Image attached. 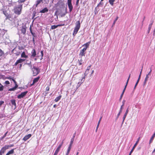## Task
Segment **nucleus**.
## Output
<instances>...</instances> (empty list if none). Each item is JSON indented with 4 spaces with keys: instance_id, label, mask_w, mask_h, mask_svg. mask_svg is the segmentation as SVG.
<instances>
[{
    "instance_id": "obj_31",
    "label": "nucleus",
    "mask_w": 155,
    "mask_h": 155,
    "mask_svg": "<svg viewBox=\"0 0 155 155\" xmlns=\"http://www.w3.org/2000/svg\"><path fill=\"white\" fill-rule=\"evenodd\" d=\"M127 116L126 115H124L123 117V121H122V124H121V126L123 125V124L124 123V121L125 119V118Z\"/></svg>"
},
{
    "instance_id": "obj_26",
    "label": "nucleus",
    "mask_w": 155,
    "mask_h": 155,
    "mask_svg": "<svg viewBox=\"0 0 155 155\" xmlns=\"http://www.w3.org/2000/svg\"><path fill=\"white\" fill-rule=\"evenodd\" d=\"M5 150H6L4 148V147H2L0 151V153H1L2 155L4 153Z\"/></svg>"
},
{
    "instance_id": "obj_43",
    "label": "nucleus",
    "mask_w": 155,
    "mask_h": 155,
    "mask_svg": "<svg viewBox=\"0 0 155 155\" xmlns=\"http://www.w3.org/2000/svg\"><path fill=\"white\" fill-rule=\"evenodd\" d=\"M72 146V145H69V146L68 147L67 150L70 151L71 148Z\"/></svg>"
},
{
    "instance_id": "obj_17",
    "label": "nucleus",
    "mask_w": 155,
    "mask_h": 155,
    "mask_svg": "<svg viewBox=\"0 0 155 155\" xmlns=\"http://www.w3.org/2000/svg\"><path fill=\"white\" fill-rule=\"evenodd\" d=\"M48 9L46 8H45L43 9L40 11V13H44L48 12Z\"/></svg>"
},
{
    "instance_id": "obj_56",
    "label": "nucleus",
    "mask_w": 155,
    "mask_h": 155,
    "mask_svg": "<svg viewBox=\"0 0 155 155\" xmlns=\"http://www.w3.org/2000/svg\"><path fill=\"white\" fill-rule=\"evenodd\" d=\"M142 68L141 70V71L140 72V74L139 75V76H140V78H141V73H142Z\"/></svg>"
},
{
    "instance_id": "obj_11",
    "label": "nucleus",
    "mask_w": 155,
    "mask_h": 155,
    "mask_svg": "<svg viewBox=\"0 0 155 155\" xmlns=\"http://www.w3.org/2000/svg\"><path fill=\"white\" fill-rule=\"evenodd\" d=\"M84 80L85 78L84 77H83L82 79L81 80V81H79L78 82L77 85L76 87L77 89L80 86L81 84L84 81Z\"/></svg>"
},
{
    "instance_id": "obj_12",
    "label": "nucleus",
    "mask_w": 155,
    "mask_h": 155,
    "mask_svg": "<svg viewBox=\"0 0 155 155\" xmlns=\"http://www.w3.org/2000/svg\"><path fill=\"white\" fill-rule=\"evenodd\" d=\"M26 27L25 25H23L21 27V33L24 35H25L26 32Z\"/></svg>"
},
{
    "instance_id": "obj_45",
    "label": "nucleus",
    "mask_w": 155,
    "mask_h": 155,
    "mask_svg": "<svg viewBox=\"0 0 155 155\" xmlns=\"http://www.w3.org/2000/svg\"><path fill=\"white\" fill-rule=\"evenodd\" d=\"M41 59H42L44 55L43 51H41Z\"/></svg>"
},
{
    "instance_id": "obj_40",
    "label": "nucleus",
    "mask_w": 155,
    "mask_h": 155,
    "mask_svg": "<svg viewBox=\"0 0 155 155\" xmlns=\"http://www.w3.org/2000/svg\"><path fill=\"white\" fill-rule=\"evenodd\" d=\"M74 141V138H72V139L71 140V142H70V145H72V144L73 143Z\"/></svg>"
},
{
    "instance_id": "obj_10",
    "label": "nucleus",
    "mask_w": 155,
    "mask_h": 155,
    "mask_svg": "<svg viewBox=\"0 0 155 155\" xmlns=\"http://www.w3.org/2000/svg\"><path fill=\"white\" fill-rule=\"evenodd\" d=\"M64 10V12H61L60 13V14L61 17L65 16L68 13L67 9L66 7L65 8Z\"/></svg>"
},
{
    "instance_id": "obj_51",
    "label": "nucleus",
    "mask_w": 155,
    "mask_h": 155,
    "mask_svg": "<svg viewBox=\"0 0 155 155\" xmlns=\"http://www.w3.org/2000/svg\"><path fill=\"white\" fill-rule=\"evenodd\" d=\"M102 118V117H101L100 118V120H99L98 122V124H100V122H101V120Z\"/></svg>"
},
{
    "instance_id": "obj_37",
    "label": "nucleus",
    "mask_w": 155,
    "mask_h": 155,
    "mask_svg": "<svg viewBox=\"0 0 155 155\" xmlns=\"http://www.w3.org/2000/svg\"><path fill=\"white\" fill-rule=\"evenodd\" d=\"M1 86H0V91H2L3 90L4 87L3 85H2V84L1 85H0Z\"/></svg>"
},
{
    "instance_id": "obj_52",
    "label": "nucleus",
    "mask_w": 155,
    "mask_h": 155,
    "mask_svg": "<svg viewBox=\"0 0 155 155\" xmlns=\"http://www.w3.org/2000/svg\"><path fill=\"white\" fill-rule=\"evenodd\" d=\"M125 102V101L124 100L122 101V105H123V106H124Z\"/></svg>"
},
{
    "instance_id": "obj_1",
    "label": "nucleus",
    "mask_w": 155,
    "mask_h": 155,
    "mask_svg": "<svg viewBox=\"0 0 155 155\" xmlns=\"http://www.w3.org/2000/svg\"><path fill=\"white\" fill-rule=\"evenodd\" d=\"M22 7V5L21 4H20L18 6L15 7L13 9L14 13L18 15H20L21 12Z\"/></svg>"
},
{
    "instance_id": "obj_30",
    "label": "nucleus",
    "mask_w": 155,
    "mask_h": 155,
    "mask_svg": "<svg viewBox=\"0 0 155 155\" xmlns=\"http://www.w3.org/2000/svg\"><path fill=\"white\" fill-rule=\"evenodd\" d=\"M125 91H123V92L122 93V94H121V95H120V99H119V101H120L122 97H123V95L124 94V93L125 92Z\"/></svg>"
},
{
    "instance_id": "obj_47",
    "label": "nucleus",
    "mask_w": 155,
    "mask_h": 155,
    "mask_svg": "<svg viewBox=\"0 0 155 155\" xmlns=\"http://www.w3.org/2000/svg\"><path fill=\"white\" fill-rule=\"evenodd\" d=\"M13 5L12 3V2H10L8 3V6L9 7L12 6Z\"/></svg>"
},
{
    "instance_id": "obj_61",
    "label": "nucleus",
    "mask_w": 155,
    "mask_h": 155,
    "mask_svg": "<svg viewBox=\"0 0 155 155\" xmlns=\"http://www.w3.org/2000/svg\"><path fill=\"white\" fill-rule=\"evenodd\" d=\"M5 137L3 136L0 138V140H2Z\"/></svg>"
},
{
    "instance_id": "obj_15",
    "label": "nucleus",
    "mask_w": 155,
    "mask_h": 155,
    "mask_svg": "<svg viewBox=\"0 0 155 155\" xmlns=\"http://www.w3.org/2000/svg\"><path fill=\"white\" fill-rule=\"evenodd\" d=\"M86 50H85V48H83L82 50H81L80 52L79 55L81 56H85V51Z\"/></svg>"
},
{
    "instance_id": "obj_35",
    "label": "nucleus",
    "mask_w": 155,
    "mask_h": 155,
    "mask_svg": "<svg viewBox=\"0 0 155 155\" xmlns=\"http://www.w3.org/2000/svg\"><path fill=\"white\" fill-rule=\"evenodd\" d=\"M129 107H128L126 109V111L124 114V115H126L127 116L128 112H129Z\"/></svg>"
},
{
    "instance_id": "obj_36",
    "label": "nucleus",
    "mask_w": 155,
    "mask_h": 155,
    "mask_svg": "<svg viewBox=\"0 0 155 155\" xmlns=\"http://www.w3.org/2000/svg\"><path fill=\"white\" fill-rule=\"evenodd\" d=\"M8 78L10 80H12L14 82L15 81L14 80H15V79H14L13 78H12V77H9Z\"/></svg>"
},
{
    "instance_id": "obj_32",
    "label": "nucleus",
    "mask_w": 155,
    "mask_h": 155,
    "mask_svg": "<svg viewBox=\"0 0 155 155\" xmlns=\"http://www.w3.org/2000/svg\"><path fill=\"white\" fill-rule=\"evenodd\" d=\"M120 113H118L117 114V116L116 118V119H115V122H116L117 120L118 119L119 116L120 115Z\"/></svg>"
},
{
    "instance_id": "obj_38",
    "label": "nucleus",
    "mask_w": 155,
    "mask_h": 155,
    "mask_svg": "<svg viewBox=\"0 0 155 155\" xmlns=\"http://www.w3.org/2000/svg\"><path fill=\"white\" fill-rule=\"evenodd\" d=\"M103 3H102L101 2H99V3L97 5V7H99L100 6H103Z\"/></svg>"
},
{
    "instance_id": "obj_46",
    "label": "nucleus",
    "mask_w": 155,
    "mask_h": 155,
    "mask_svg": "<svg viewBox=\"0 0 155 155\" xmlns=\"http://www.w3.org/2000/svg\"><path fill=\"white\" fill-rule=\"evenodd\" d=\"M3 54V51L1 49H0V57L2 56Z\"/></svg>"
},
{
    "instance_id": "obj_53",
    "label": "nucleus",
    "mask_w": 155,
    "mask_h": 155,
    "mask_svg": "<svg viewBox=\"0 0 155 155\" xmlns=\"http://www.w3.org/2000/svg\"><path fill=\"white\" fill-rule=\"evenodd\" d=\"M99 124H97V126L96 127V132L97 131V129H98V128L99 127Z\"/></svg>"
},
{
    "instance_id": "obj_24",
    "label": "nucleus",
    "mask_w": 155,
    "mask_h": 155,
    "mask_svg": "<svg viewBox=\"0 0 155 155\" xmlns=\"http://www.w3.org/2000/svg\"><path fill=\"white\" fill-rule=\"evenodd\" d=\"M61 97V96L60 95L56 97L54 99V101L55 102H57L59 101Z\"/></svg>"
},
{
    "instance_id": "obj_7",
    "label": "nucleus",
    "mask_w": 155,
    "mask_h": 155,
    "mask_svg": "<svg viewBox=\"0 0 155 155\" xmlns=\"http://www.w3.org/2000/svg\"><path fill=\"white\" fill-rule=\"evenodd\" d=\"M140 137H139L137 139V141H136V143H135V144H134L133 147V148L132 149V150H131L130 151V153L129 154L130 155H131V153H132L133 152V151L134 150V149L137 146V144H138V143H139V141L140 140Z\"/></svg>"
},
{
    "instance_id": "obj_5",
    "label": "nucleus",
    "mask_w": 155,
    "mask_h": 155,
    "mask_svg": "<svg viewBox=\"0 0 155 155\" xmlns=\"http://www.w3.org/2000/svg\"><path fill=\"white\" fill-rule=\"evenodd\" d=\"M28 91H26L23 92H22L21 94H18L17 96V98L18 99H21L25 97L26 94L28 93Z\"/></svg>"
},
{
    "instance_id": "obj_42",
    "label": "nucleus",
    "mask_w": 155,
    "mask_h": 155,
    "mask_svg": "<svg viewBox=\"0 0 155 155\" xmlns=\"http://www.w3.org/2000/svg\"><path fill=\"white\" fill-rule=\"evenodd\" d=\"M123 105H122L121 107H120V111H119V113H121L122 112V109H123Z\"/></svg>"
},
{
    "instance_id": "obj_41",
    "label": "nucleus",
    "mask_w": 155,
    "mask_h": 155,
    "mask_svg": "<svg viewBox=\"0 0 155 155\" xmlns=\"http://www.w3.org/2000/svg\"><path fill=\"white\" fill-rule=\"evenodd\" d=\"M118 16H117L116 19L114 21L113 24V26L116 23V21L118 19Z\"/></svg>"
},
{
    "instance_id": "obj_54",
    "label": "nucleus",
    "mask_w": 155,
    "mask_h": 155,
    "mask_svg": "<svg viewBox=\"0 0 155 155\" xmlns=\"http://www.w3.org/2000/svg\"><path fill=\"white\" fill-rule=\"evenodd\" d=\"M50 88L48 86H47L46 88V90L47 91H49V90Z\"/></svg>"
},
{
    "instance_id": "obj_33",
    "label": "nucleus",
    "mask_w": 155,
    "mask_h": 155,
    "mask_svg": "<svg viewBox=\"0 0 155 155\" xmlns=\"http://www.w3.org/2000/svg\"><path fill=\"white\" fill-rule=\"evenodd\" d=\"M16 89L14 87H13L12 88H10L9 89H8V91H14Z\"/></svg>"
},
{
    "instance_id": "obj_60",
    "label": "nucleus",
    "mask_w": 155,
    "mask_h": 155,
    "mask_svg": "<svg viewBox=\"0 0 155 155\" xmlns=\"http://www.w3.org/2000/svg\"><path fill=\"white\" fill-rule=\"evenodd\" d=\"M30 28V31H31V34L33 35L34 34H33V33L32 32V30H31V27Z\"/></svg>"
},
{
    "instance_id": "obj_59",
    "label": "nucleus",
    "mask_w": 155,
    "mask_h": 155,
    "mask_svg": "<svg viewBox=\"0 0 155 155\" xmlns=\"http://www.w3.org/2000/svg\"><path fill=\"white\" fill-rule=\"evenodd\" d=\"M70 151H68L67 150V153H66V155H68L69 152H70Z\"/></svg>"
},
{
    "instance_id": "obj_6",
    "label": "nucleus",
    "mask_w": 155,
    "mask_h": 155,
    "mask_svg": "<svg viewBox=\"0 0 155 155\" xmlns=\"http://www.w3.org/2000/svg\"><path fill=\"white\" fill-rule=\"evenodd\" d=\"M68 5L69 9L70 12H71L73 9V6L71 3V0H68Z\"/></svg>"
},
{
    "instance_id": "obj_64",
    "label": "nucleus",
    "mask_w": 155,
    "mask_h": 155,
    "mask_svg": "<svg viewBox=\"0 0 155 155\" xmlns=\"http://www.w3.org/2000/svg\"><path fill=\"white\" fill-rule=\"evenodd\" d=\"M35 83H34L33 82V83L32 84H31V85H30V86H33V85H34Z\"/></svg>"
},
{
    "instance_id": "obj_29",
    "label": "nucleus",
    "mask_w": 155,
    "mask_h": 155,
    "mask_svg": "<svg viewBox=\"0 0 155 155\" xmlns=\"http://www.w3.org/2000/svg\"><path fill=\"white\" fill-rule=\"evenodd\" d=\"M36 11H34L33 12L32 19H34V20H35L36 18H34V17L36 16Z\"/></svg>"
},
{
    "instance_id": "obj_27",
    "label": "nucleus",
    "mask_w": 155,
    "mask_h": 155,
    "mask_svg": "<svg viewBox=\"0 0 155 155\" xmlns=\"http://www.w3.org/2000/svg\"><path fill=\"white\" fill-rule=\"evenodd\" d=\"M153 21H152V22H151V23L149 25V28H148V33H149L150 32V29L152 27V25L153 24Z\"/></svg>"
},
{
    "instance_id": "obj_13",
    "label": "nucleus",
    "mask_w": 155,
    "mask_h": 155,
    "mask_svg": "<svg viewBox=\"0 0 155 155\" xmlns=\"http://www.w3.org/2000/svg\"><path fill=\"white\" fill-rule=\"evenodd\" d=\"M32 136V135L31 134H29L28 135H25L22 139V140H24V141H25L26 140L30 138Z\"/></svg>"
},
{
    "instance_id": "obj_34",
    "label": "nucleus",
    "mask_w": 155,
    "mask_h": 155,
    "mask_svg": "<svg viewBox=\"0 0 155 155\" xmlns=\"http://www.w3.org/2000/svg\"><path fill=\"white\" fill-rule=\"evenodd\" d=\"M14 81H15L14 83L15 84V86L14 87L16 89L18 87V86L16 81L15 80H14Z\"/></svg>"
},
{
    "instance_id": "obj_23",
    "label": "nucleus",
    "mask_w": 155,
    "mask_h": 155,
    "mask_svg": "<svg viewBox=\"0 0 155 155\" xmlns=\"http://www.w3.org/2000/svg\"><path fill=\"white\" fill-rule=\"evenodd\" d=\"M40 77L39 76H38L36 78H35L33 80V81L34 83H36L37 82L39 79H40Z\"/></svg>"
},
{
    "instance_id": "obj_8",
    "label": "nucleus",
    "mask_w": 155,
    "mask_h": 155,
    "mask_svg": "<svg viewBox=\"0 0 155 155\" xmlns=\"http://www.w3.org/2000/svg\"><path fill=\"white\" fill-rule=\"evenodd\" d=\"M63 143V141L61 143V144H59L58 145V147L57 148V149L55 150L54 153H56L57 154H58V153L59 152V151L60 150V149L61 148V147H62Z\"/></svg>"
},
{
    "instance_id": "obj_22",
    "label": "nucleus",
    "mask_w": 155,
    "mask_h": 155,
    "mask_svg": "<svg viewBox=\"0 0 155 155\" xmlns=\"http://www.w3.org/2000/svg\"><path fill=\"white\" fill-rule=\"evenodd\" d=\"M90 42H88L84 44L83 46H85V47L84 48H85V50H86L87 48L88 47L90 44Z\"/></svg>"
},
{
    "instance_id": "obj_49",
    "label": "nucleus",
    "mask_w": 155,
    "mask_h": 155,
    "mask_svg": "<svg viewBox=\"0 0 155 155\" xmlns=\"http://www.w3.org/2000/svg\"><path fill=\"white\" fill-rule=\"evenodd\" d=\"M149 78V76L147 74L145 79L148 80Z\"/></svg>"
},
{
    "instance_id": "obj_44",
    "label": "nucleus",
    "mask_w": 155,
    "mask_h": 155,
    "mask_svg": "<svg viewBox=\"0 0 155 155\" xmlns=\"http://www.w3.org/2000/svg\"><path fill=\"white\" fill-rule=\"evenodd\" d=\"M25 0H18V2L19 3H21L24 2L25 1Z\"/></svg>"
},
{
    "instance_id": "obj_9",
    "label": "nucleus",
    "mask_w": 155,
    "mask_h": 155,
    "mask_svg": "<svg viewBox=\"0 0 155 155\" xmlns=\"http://www.w3.org/2000/svg\"><path fill=\"white\" fill-rule=\"evenodd\" d=\"M36 51L35 49H33L31 52V58H34L36 56Z\"/></svg>"
},
{
    "instance_id": "obj_39",
    "label": "nucleus",
    "mask_w": 155,
    "mask_h": 155,
    "mask_svg": "<svg viewBox=\"0 0 155 155\" xmlns=\"http://www.w3.org/2000/svg\"><path fill=\"white\" fill-rule=\"evenodd\" d=\"M3 147L6 150L9 148L8 145H5Z\"/></svg>"
},
{
    "instance_id": "obj_4",
    "label": "nucleus",
    "mask_w": 155,
    "mask_h": 155,
    "mask_svg": "<svg viewBox=\"0 0 155 155\" xmlns=\"http://www.w3.org/2000/svg\"><path fill=\"white\" fill-rule=\"evenodd\" d=\"M31 71L32 73L33 76H36L40 71L39 68H31Z\"/></svg>"
},
{
    "instance_id": "obj_20",
    "label": "nucleus",
    "mask_w": 155,
    "mask_h": 155,
    "mask_svg": "<svg viewBox=\"0 0 155 155\" xmlns=\"http://www.w3.org/2000/svg\"><path fill=\"white\" fill-rule=\"evenodd\" d=\"M64 24L63 25H53L51 26V29H54L57 28L58 26H64Z\"/></svg>"
},
{
    "instance_id": "obj_19",
    "label": "nucleus",
    "mask_w": 155,
    "mask_h": 155,
    "mask_svg": "<svg viewBox=\"0 0 155 155\" xmlns=\"http://www.w3.org/2000/svg\"><path fill=\"white\" fill-rule=\"evenodd\" d=\"M15 149H13L9 150L5 155H9L10 154H12L14 152V150Z\"/></svg>"
},
{
    "instance_id": "obj_18",
    "label": "nucleus",
    "mask_w": 155,
    "mask_h": 155,
    "mask_svg": "<svg viewBox=\"0 0 155 155\" xmlns=\"http://www.w3.org/2000/svg\"><path fill=\"white\" fill-rule=\"evenodd\" d=\"M21 57L27 58H28V56L25 54L24 51L21 54Z\"/></svg>"
},
{
    "instance_id": "obj_55",
    "label": "nucleus",
    "mask_w": 155,
    "mask_h": 155,
    "mask_svg": "<svg viewBox=\"0 0 155 155\" xmlns=\"http://www.w3.org/2000/svg\"><path fill=\"white\" fill-rule=\"evenodd\" d=\"M79 0H77L76 2V5H78L79 3Z\"/></svg>"
},
{
    "instance_id": "obj_28",
    "label": "nucleus",
    "mask_w": 155,
    "mask_h": 155,
    "mask_svg": "<svg viewBox=\"0 0 155 155\" xmlns=\"http://www.w3.org/2000/svg\"><path fill=\"white\" fill-rule=\"evenodd\" d=\"M115 0H109V2L110 4L112 6L114 5V2L115 1Z\"/></svg>"
},
{
    "instance_id": "obj_2",
    "label": "nucleus",
    "mask_w": 155,
    "mask_h": 155,
    "mask_svg": "<svg viewBox=\"0 0 155 155\" xmlns=\"http://www.w3.org/2000/svg\"><path fill=\"white\" fill-rule=\"evenodd\" d=\"M81 25L80 21H76V23L75 27L74 28V32L73 33V35L75 36L76 34L77 33L78 31L80 28Z\"/></svg>"
},
{
    "instance_id": "obj_48",
    "label": "nucleus",
    "mask_w": 155,
    "mask_h": 155,
    "mask_svg": "<svg viewBox=\"0 0 155 155\" xmlns=\"http://www.w3.org/2000/svg\"><path fill=\"white\" fill-rule=\"evenodd\" d=\"M5 83L6 84H10V82L8 81H5Z\"/></svg>"
},
{
    "instance_id": "obj_62",
    "label": "nucleus",
    "mask_w": 155,
    "mask_h": 155,
    "mask_svg": "<svg viewBox=\"0 0 155 155\" xmlns=\"http://www.w3.org/2000/svg\"><path fill=\"white\" fill-rule=\"evenodd\" d=\"M8 132L7 131L4 134V135H3V136L5 137L8 133Z\"/></svg>"
},
{
    "instance_id": "obj_58",
    "label": "nucleus",
    "mask_w": 155,
    "mask_h": 155,
    "mask_svg": "<svg viewBox=\"0 0 155 155\" xmlns=\"http://www.w3.org/2000/svg\"><path fill=\"white\" fill-rule=\"evenodd\" d=\"M152 71V70L151 69H150V71H149V72L147 74V75H148V76L149 75H150V73H151V72Z\"/></svg>"
},
{
    "instance_id": "obj_14",
    "label": "nucleus",
    "mask_w": 155,
    "mask_h": 155,
    "mask_svg": "<svg viewBox=\"0 0 155 155\" xmlns=\"http://www.w3.org/2000/svg\"><path fill=\"white\" fill-rule=\"evenodd\" d=\"M10 102L12 105L15 106L14 108L15 109L16 107L15 100L14 99H12L10 100Z\"/></svg>"
},
{
    "instance_id": "obj_25",
    "label": "nucleus",
    "mask_w": 155,
    "mask_h": 155,
    "mask_svg": "<svg viewBox=\"0 0 155 155\" xmlns=\"http://www.w3.org/2000/svg\"><path fill=\"white\" fill-rule=\"evenodd\" d=\"M140 76H139V77H138V78L137 81L135 84V85L134 86V89H133V90H134L137 86V85L138 84V83L140 80Z\"/></svg>"
},
{
    "instance_id": "obj_16",
    "label": "nucleus",
    "mask_w": 155,
    "mask_h": 155,
    "mask_svg": "<svg viewBox=\"0 0 155 155\" xmlns=\"http://www.w3.org/2000/svg\"><path fill=\"white\" fill-rule=\"evenodd\" d=\"M43 3V0H37L35 2V7H37L38 5L41 3Z\"/></svg>"
},
{
    "instance_id": "obj_3",
    "label": "nucleus",
    "mask_w": 155,
    "mask_h": 155,
    "mask_svg": "<svg viewBox=\"0 0 155 155\" xmlns=\"http://www.w3.org/2000/svg\"><path fill=\"white\" fill-rule=\"evenodd\" d=\"M25 60V59L20 58L14 64V65L18 66V67L19 66V67L21 68L22 67V64L21 63L24 61Z\"/></svg>"
},
{
    "instance_id": "obj_63",
    "label": "nucleus",
    "mask_w": 155,
    "mask_h": 155,
    "mask_svg": "<svg viewBox=\"0 0 155 155\" xmlns=\"http://www.w3.org/2000/svg\"><path fill=\"white\" fill-rule=\"evenodd\" d=\"M7 16V18H11V16L10 15H8V16Z\"/></svg>"
},
{
    "instance_id": "obj_21",
    "label": "nucleus",
    "mask_w": 155,
    "mask_h": 155,
    "mask_svg": "<svg viewBox=\"0 0 155 155\" xmlns=\"http://www.w3.org/2000/svg\"><path fill=\"white\" fill-rule=\"evenodd\" d=\"M130 74H129V76L128 77V79H127V82H126V84L125 86L124 87V89L123 90V91H125L126 90V88L127 87V84L128 83V82L129 80V79L130 78Z\"/></svg>"
},
{
    "instance_id": "obj_50",
    "label": "nucleus",
    "mask_w": 155,
    "mask_h": 155,
    "mask_svg": "<svg viewBox=\"0 0 155 155\" xmlns=\"http://www.w3.org/2000/svg\"><path fill=\"white\" fill-rule=\"evenodd\" d=\"M147 80H145H145H144V82H143V85H145V84H146V82H147Z\"/></svg>"
},
{
    "instance_id": "obj_57",
    "label": "nucleus",
    "mask_w": 155,
    "mask_h": 155,
    "mask_svg": "<svg viewBox=\"0 0 155 155\" xmlns=\"http://www.w3.org/2000/svg\"><path fill=\"white\" fill-rule=\"evenodd\" d=\"M9 147H11L14 146V145L13 144L8 145Z\"/></svg>"
}]
</instances>
